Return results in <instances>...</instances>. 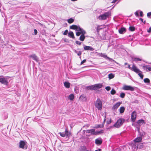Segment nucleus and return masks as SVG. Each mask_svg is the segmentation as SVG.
Instances as JSON below:
<instances>
[{
  "instance_id": "c756f323",
  "label": "nucleus",
  "mask_w": 151,
  "mask_h": 151,
  "mask_svg": "<svg viewBox=\"0 0 151 151\" xmlns=\"http://www.w3.org/2000/svg\"><path fill=\"white\" fill-rule=\"evenodd\" d=\"M74 95L73 94H71L68 96V99L71 101H72L74 99Z\"/></svg>"
},
{
  "instance_id": "c85d7f7f",
  "label": "nucleus",
  "mask_w": 151,
  "mask_h": 151,
  "mask_svg": "<svg viewBox=\"0 0 151 151\" xmlns=\"http://www.w3.org/2000/svg\"><path fill=\"white\" fill-rule=\"evenodd\" d=\"M87 88L89 90H95V86L94 85H92L90 86H88Z\"/></svg>"
},
{
  "instance_id": "20e7f679",
  "label": "nucleus",
  "mask_w": 151,
  "mask_h": 151,
  "mask_svg": "<svg viewBox=\"0 0 151 151\" xmlns=\"http://www.w3.org/2000/svg\"><path fill=\"white\" fill-rule=\"evenodd\" d=\"M95 106L98 110H101L102 108V104L100 99H98L96 101L95 103Z\"/></svg>"
},
{
  "instance_id": "0eeeda50",
  "label": "nucleus",
  "mask_w": 151,
  "mask_h": 151,
  "mask_svg": "<svg viewBox=\"0 0 151 151\" xmlns=\"http://www.w3.org/2000/svg\"><path fill=\"white\" fill-rule=\"evenodd\" d=\"M19 147L21 148L26 149L27 146L26 145V142L24 141H20L19 142Z\"/></svg>"
},
{
  "instance_id": "f8f14e48",
  "label": "nucleus",
  "mask_w": 151,
  "mask_h": 151,
  "mask_svg": "<svg viewBox=\"0 0 151 151\" xmlns=\"http://www.w3.org/2000/svg\"><path fill=\"white\" fill-rule=\"evenodd\" d=\"M84 49L85 50L93 51L94 49L91 46H85L84 47Z\"/></svg>"
},
{
  "instance_id": "aec40b11",
  "label": "nucleus",
  "mask_w": 151,
  "mask_h": 151,
  "mask_svg": "<svg viewBox=\"0 0 151 151\" xmlns=\"http://www.w3.org/2000/svg\"><path fill=\"white\" fill-rule=\"evenodd\" d=\"M142 138L141 137L138 136L134 140V141L135 143L139 142L142 141Z\"/></svg>"
},
{
  "instance_id": "052dcab7",
  "label": "nucleus",
  "mask_w": 151,
  "mask_h": 151,
  "mask_svg": "<svg viewBox=\"0 0 151 151\" xmlns=\"http://www.w3.org/2000/svg\"><path fill=\"white\" fill-rule=\"evenodd\" d=\"M95 151H98L97 150H96Z\"/></svg>"
},
{
  "instance_id": "e433bc0d",
  "label": "nucleus",
  "mask_w": 151,
  "mask_h": 151,
  "mask_svg": "<svg viewBox=\"0 0 151 151\" xmlns=\"http://www.w3.org/2000/svg\"><path fill=\"white\" fill-rule=\"evenodd\" d=\"M116 93V91L114 88H112L111 91V93L112 95Z\"/></svg>"
},
{
  "instance_id": "6ab92c4d",
  "label": "nucleus",
  "mask_w": 151,
  "mask_h": 151,
  "mask_svg": "<svg viewBox=\"0 0 151 151\" xmlns=\"http://www.w3.org/2000/svg\"><path fill=\"white\" fill-rule=\"evenodd\" d=\"M95 90L97 89L100 88H101L102 86V84L101 83L96 84L94 85Z\"/></svg>"
},
{
  "instance_id": "a19ab883",
  "label": "nucleus",
  "mask_w": 151,
  "mask_h": 151,
  "mask_svg": "<svg viewBox=\"0 0 151 151\" xmlns=\"http://www.w3.org/2000/svg\"><path fill=\"white\" fill-rule=\"evenodd\" d=\"M147 16L148 18H151V12L148 13L147 14Z\"/></svg>"
},
{
  "instance_id": "5701e85b",
  "label": "nucleus",
  "mask_w": 151,
  "mask_h": 151,
  "mask_svg": "<svg viewBox=\"0 0 151 151\" xmlns=\"http://www.w3.org/2000/svg\"><path fill=\"white\" fill-rule=\"evenodd\" d=\"M137 123L139 125L143 124L145 123L144 120L143 119H140L138 121Z\"/></svg>"
},
{
  "instance_id": "f03ea898",
  "label": "nucleus",
  "mask_w": 151,
  "mask_h": 151,
  "mask_svg": "<svg viewBox=\"0 0 151 151\" xmlns=\"http://www.w3.org/2000/svg\"><path fill=\"white\" fill-rule=\"evenodd\" d=\"M125 121V120L124 118H120L117 121L113 126L116 128H119L123 125Z\"/></svg>"
},
{
  "instance_id": "473e14b6",
  "label": "nucleus",
  "mask_w": 151,
  "mask_h": 151,
  "mask_svg": "<svg viewBox=\"0 0 151 151\" xmlns=\"http://www.w3.org/2000/svg\"><path fill=\"white\" fill-rule=\"evenodd\" d=\"M144 81L145 83H150V80L148 78H145L144 79Z\"/></svg>"
},
{
  "instance_id": "864d4df0",
  "label": "nucleus",
  "mask_w": 151,
  "mask_h": 151,
  "mask_svg": "<svg viewBox=\"0 0 151 151\" xmlns=\"http://www.w3.org/2000/svg\"><path fill=\"white\" fill-rule=\"evenodd\" d=\"M148 32H150L151 31V28L150 27L149 29L148 30Z\"/></svg>"
},
{
  "instance_id": "f704fd0d",
  "label": "nucleus",
  "mask_w": 151,
  "mask_h": 151,
  "mask_svg": "<svg viewBox=\"0 0 151 151\" xmlns=\"http://www.w3.org/2000/svg\"><path fill=\"white\" fill-rule=\"evenodd\" d=\"M96 135H97L98 134H101L103 133L104 132V130L102 129H101L100 131H96Z\"/></svg>"
},
{
  "instance_id": "7ed1b4c3",
  "label": "nucleus",
  "mask_w": 151,
  "mask_h": 151,
  "mask_svg": "<svg viewBox=\"0 0 151 151\" xmlns=\"http://www.w3.org/2000/svg\"><path fill=\"white\" fill-rule=\"evenodd\" d=\"M111 13L110 12H106L104 14H101L99 16L98 18L101 20L106 19L109 17L111 16Z\"/></svg>"
},
{
  "instance_id": "cd10ccee",
  "label": "nucleus",
  "mask_w": 151,
  "mask_h": 151,
  "mask_svg": "<svg viewBox=\"0 0 151 151\" xmlns=\"http://www.w3.org/2000/svg\"><path fill=\"white\" fill-rule=\"evenodd\" d=\"M104 126L103 124H97L95 125V128H103Z\"/></svg>"
},
{
  "instance_id": "c03bdc74",
  "label": "nucleus",
  "mask_w": 151,
  "mask_h": 151,
  "mask_svg": "<svg viewBox=\"0 0 151 151\" xmlns=\"http://www.w3.org/2000/svg\"><path fill=\"white\" fill-rule=\"evenodd\" d=\"M68 33V30H66L64 32L63 34L64 35H66Z\"/></svg>"
},
{
  "instance_id": "2f4dec72",
  "label": "nucleus",
  "mask_w": 151,
  "mask_h": 151,
  "mask_svg": "<svg viewBox=\"0 0 151 151\" xmlns=\"http://www.w3.org/2000/svg\"><path fill=\"white\" fill-rule=\"evenodd\" d=\"M108 76V78L109 79L113 78L114 77V75L112 73L109 74Z\"/></svg>"
},
{
  "instance_id": "9b49d317",
  "label": "nucleus",
  "mask_w": 151,
  "mask_h": 151,
  "mask_svg": "<svg viewBox=\"0 0 151 151\" xmlns=\"http://www.w3.org/2000/svg\"><path fill=\"white\" fill-rule=\"evenodd\" d=\"M121 103L120 102H118L116 104L112 107V109L113 110H116L118 107L120 106Z\"/></svg>"
},
{
  "instance_id": "f3484780",
  "label": "nucleus",
  "mask_w": 151,
  "mask_h": 151,
  "mask_svg": "<svg viewBox=\"0 0 151 151\" xmlns=\"http://www.w3.org/2000/svg\"><path fill=\"white\" fill-rule=\"evenodd\" d=\"M30 57L33 59L38 62L39 61L38 58L37 56L35 54H32L30 55Z\"/></svg>"
},
{
  "instance_id": "dca6fc26",
  "label": "nucleus",
  "mask_w": 151,
  "mask_h": 151,
  "mask_svg": "<svg viewBox=\"0 0 151 151\" xmlns=\"http://www.w3.org/2000/svg\"><path fill=\"white\" fill-rule=\"evenodd\" d=\"M101 56L105 58H107L110 61L112 62L114 61V60H113L111 58H110L108 57L105 54L101 53Z\"/></svg>"
},
{
  "instance_id": "79ce46f5",
  "label": "nucleus",
  "mask_w": 151,
  "mask_h": 151,
  "mask_svg": "<svg viewBox=\"0 0 151 151\" xmlns=\"http://www.w3.org/2000/svg\"><path fill=\"white\" fill-rule=\"evenodd\" d=\"M139 11H137L134 14L136 15V16L137 17L139 16Z\"/></svg>"
},
{
  "instance_id": "4d7b16f0",
  "label": "nucleus",
  "mask_w": 151,
  "mask_h": 151,
  "mask_svg": "<svg viewBox=\"0 0 151 151\" xmlns=\"http://www.w3.org/2000/svg\"><path fill=\"white\" fill-rule=\"evenodd\" d=\"M128 64L127 63H124V65H128Z\"/></svg>"
},
{
  "instance_id": "58836bf2",
  "label": "nucleus",
  "mask_w": 151,
  "mask_h": 151,
  "mask_svg": "<svg viewBox=\"0 0 151 151\" xmlns=\"http://www.w3.org/2000/svg\"><path fill=\"white\" fill-rule=\"evenodd\" d=\"M148 65H144L142 67V68L144 70L146 71H148Z\"/></svg>"
},
{
  "instance_id": "de8ad7c7",
  "label": "nucleus",
  "mask_w": 151,
  "mask_h": 151,
  "mask_svg": "<svg viewBox=\"0 0 151 151\" xmlns=\"http://www.w3.org/2000/svg\"><path fill=\"white\" fill-rule=\"evenodd\" d=\"M86 61V59H84L82 61L81 63V65H82L85 63Z\"/></svg>"
},
{
  "instance_id": "b1692460",
  "label": "nucleus",
  "mask_w": 151,
  "mask_h": 151,
  "mask_svg": "<svg viewBox=\"0 0 151 151\" xmlns=\"http://www.w3.org/2000/svg\"><path fill=\"white\" fill-rule=\"evenodd\" d=\"M68 36L69 37L72 38H74L75 37L73 32L71 31H70L68 32Z\"/></svg>"
},
{
  "instance_id": "09e8293b",
  "label": "nucleus",
  "mask_w": 151,
  "mask_h": 151,
  "mask_svg": "<svg viewBox=\"0 0 151 151\" xmlns=\"http://www.w3.org/2000/svg\"><path fill=\"white\" fill-rule=\"evenodd\" d=\"M83 151H91L90 150H87L85 147H83Z\"/></svg>"
},
{
  "instance_id": "bf43d9fd",
  "label": "nucleus",
  "mask_w": 151,
  "mask_h": 151,
  "mask_svg": "<svg viewBox=\"0 0 151 151\" xmlns=\"http://www.w3.org/2000/svg\"><path fill=\"white\" fill-rule=\"evenodd\" d=\"M143 23H144L145 24V23H146V21H145L143 22Z\"/></svg>"
},
{
  "instance_id": "72a5a7b5",
  "label": "nucleus",
  "mask_w": 151,
  "mask_h": 151,
  "mask_svg": "<svg viewBox=\"0 0 151 151\" xmlns=\"http://www.w3.org/2000/svg\"><path fill=\"white\" fill-rule=\"evenodd\" d=\"M74 19L72 18H70L68 20V22L69 23H72L74 22Z\"/></svg>"
},
{
  "instance_id": "3c124183",
  "label": "nucleus",
  "mask_w": 151,
  "mask_h": 151,
  "mask_svg": "<svg viewBox=\"0 0 151 151\" xmlns=\"http://www.w3.org/2000/svg\"><path fill=\"white\" fill-rule=\"evenodd\" d=\"M148 71H151V67L148 65Z\"/></svg>"
},
{
  "instance_id": "9d476101",
  "label": "nucleus",
  "mask_w": 151,
  "mask_h": 151,
  "mask_svg": "<svg viewBox=\"0 0 151 151\" xmlns=\"http://www.w3.org/2000/svg\"><path fill=\"white\" fill-rule=\"evenodd\" d=\"M137 117L136 112L135 111H133L131 114V119L133 122H134Z\"/></svg>"
},
{
  "instance_id": "39448f33",
  "label": "nucleus",
  "mask_w": 151,
  "mask_h": 151,
  "mask_svg": "<svg viewBox=\"0 0 151 151\" xmlns=\"http://www.w3.org/2000/svg\"><path fill=\"white\" fill-rule=\"evenodd\" d=\"M95 130L94 129L86 130V134L87 136H90L91 134L96 135Z\"/></svg>"
},
{
  "instance_id": "a211bd4d",
  "label": "nucleus",
  "mask_w": 151,
  "mask_h": 151,
  "mask_svg": "<svg viewBox=\"0 0 151 151\" xmlns=\"http://www.w3.org/2000/svg\"><path fill=\"white\" fill-rule=\"evenodd\" d=\"M132 60V61L135 62H137L139 61H140L141 60V59L137 58H136L134 57H131Z\"/></svg>"
},
{
  "instance_id": "4be33fe9",
  "label": "nucleus",
  "mask_w": 151,
  "mask_h": 151,
  "mask_svg": "<svg viewBox=\"0 0 151 151\" xmlns=\"http://www.w3.org/2000/svg\"><path fill=\"white\" fill-rule=\"evenodd\" d=\"M85 34H83L81 35V36L79 38V40L82 41H83L84 40L85 38Z\"/></svg>"
},
{
  "instance_id": "ea45409f",
  "label": "nucleus",
  "mask_w": 151,
  "mask_h": 151,
  "mask_svg": "<svg viewBox=\"0 0 151 151\" xmlns=\"http://www.w3.org/2000/svg\"><path fill=\"white\" fill-rule=\"evenodd\" d=\"M59 134H60V136H61L62 137H65V135L64 132H60L59 133Z\"/></svg>"
},
{
  "instance_id": "5fc2aeb1",
  "label": "nucleus",
  "mask_w": 151,
  "mask_h": 151,
  "mask_svg": "<svg viewBox=\"0 0 151 151\" xmlns=\"http://www.w3.org/2000/svg\"><path fill=\"white\" fill-rule=\"evenodd\" d=\"M139 20H140L142 22H143V19L142 18H140L139 19Z\"/></svg>"
},
{
  "instance_id": "c9c22d12",
  "label": "nucleus",
  "mask_w": 151,
  "mask_h": 151,
  "mask_svg": "<svg viewBox=\"0 0 151 151\" xmlns=\"http://www.w3.org/2000/svg\"><path fill=\"white\" fill-rule=\"evenodd\" d=\"M129 29L131 31H133L135 29V28L134 27L130 26L129 28Z\"/></svg>"
},
{
  "instance_id": "bb28decb",
  "label": "nucleus",
  "mask_w": 151,
  "mask_h": 151,
  "mask_svg": "<svg viewBox=\"0 0 151 151\" xmlns=\"http://www.w3.org/2000/svg\"><path fill=\"white\" fill-rule=\"evenodd\" d=\"M74 51L75 53L77 54L78 55L80 56V58H81V56L82 54V52L81 51L78 52L76 50H74Z\"/></svg>"
},
{
  "instance_id": "a878e982",
  "label": "nucleus",
  "mask_w": 151,
  "mask_h": 151,
  "mask_svg": "<svg viewBox=\"0 0 151 151\" xmlns=\"http://www.w3.org/2000/svg\"><path fill=\"white\" fill-rule=\"evenodd\" d=\"M64 86L67 88H68L70 87V83L68 82H65L64 83Z\"/></svg>"
},
{
  "instance_id": "a18cd8bd",
  "label": "nucleus",
  "mask_w": 151,
  "mask_h": 151,
  "mask_svg": "<svg viewBox=\"0 0 151 151\" xmlns=\"http://www.w3.org/2000/svg\"><path fill=\"white\" fill-rule=\"evenodd\" d=\"M76 44L78 45H81V42L78 41H76Z\"/></svg>"
},
{
  "instance_id": "37998d69",
  "label": "nucleus",
  "mask_w": 151,
  "mask_h": 151,
  "mask_svg": "<svg viewBox=\"0 0 151 151\" xmlns=\"http://www.w3.org/2000/svg\"><path fill=\"white\" fill-rule=\"evenodd\" d=\"M111 88L110 86H107L105 88V89L108 91H109Z\"/></svg>"
},
{
  "instance_id": "393cba45",
  "label": "nucleus",
  "mask_w": 151,
  "mask_h": 151,
  "mask_svg": "<svg viewBox=\"0 0 151 151\" xmlns=\"http://www.w3.org/2000/svg\"><path fill=\"white\" fill-rule=\"evenodd\" d=\"M65 136H66L67 137H69L71 134V133L69 132L68 130L66 129H65Z\"/></svg>"
},
{
  "instance_id": "6e6552de",
  "label": "nucleus",
  "mask_w": 151,
  "mask_h": 151,
  "mask_svg": "<svg viewBox=\"0 0 151 151\" xmlns=\"http://www.w3.org/2000/svg\"><path fill=\"white\" fill-rule=\"evenodd\" d=\"M122 89L125 90H129L132 91H134V87L126 85L123 86Z\"/></svg>"
},
{
  "instance_id": "49530a36",
  "label": "nucleus",
  "mask_w": 151,
  "mask_h": 151,
  "mask_svg": "<svg viewBox=\"0 0 151 151\" xmlns=\"http://www.w3.org/2000/svg\"><path fill=\"white\" fill-rule=\"evenodd\" d=\"M139 14L140 16L141 17H142L143 16V12L142 11H140L139 12Z\"/></svg>"
},
{
  "instance_id": "f257e3e1",
  "label": "nucleus",
  "mask_w": 151,
  "mask_h": 151,
  "mask_svg": "<svg viewBox=\"0 0 151 151\" xmlns=\"http://www.w3.org/2000/svg\"><path fill=\"white\" fill-rule=\"evenodd\" d=\"M70 29H75L76 31V35L77 36H80L81 34H86V32L83 29L81 28L79 25H73L70 26Z\"/></svg>"
},
{
  "instance_id": "6e6d98bb",
  "label": "nucleus",
  "mask_w": 151,
  "mask_h": 151,
  "mask_svg": "<svg viewBox=\"0 0 151 151\" xmlns=\"http://www.w3.org/2000/svg\"><path fill=\"white\" fill-rule=\"evenodd\" d=\"M83 95H81V96H80V99H81V98H82V97H83Z\"/></svg>"
},
{
  "instance_id": "2eb2a0df",
  "label": "nucleus",
  "mask_w": 151,
  "mask_h": 151,
  "mask_svg": "<svg viewBox=\"0 0 151 151\" xmlns=\"http://www.w3.org/2000/svg\"><path fill=\"white\" fill-rule=\"evenodd\" d=\"M137 69L138 70V71H137V72H135L138 74V75L142 79L143 78L144 76L142 74V72L140 71V70L137 68Z\"/></svg>"
},
{
  "instance_id": "4468645a",
  "label": "nucleus",
  "mask_w": 151,
  "mask_h": 151,
  "mask_svg": "<svg viewBox=\"0 0 151 151\" xmlns=\"http://www.w3.org/2000/svg\"><path fill=\"white\" fill-rule=\"evenodd\" d=\"M126 31L125 28L124 27H121L119 29V32L120 34H123L125 33Z\"/></svg>"
},
{
  "instance_id": "ddd939ff",
  "label": "nucleus",
  "mask_w": 151,
  "mask_h": 151,
  "mask_svg": "<svg viewBox=\"0 0 151 151\" xmlns=\"http://www.w3.org/2000/svg\"><path fill=\"white\" fill-rule=\"evenodd\" d=\"M102 142V139L100 138L96 139L95 140V143L97 145H100L101 144Z\"/></svg>"
},
{
  "instance_id": "1a4fd4ad",
  "label": "nucleus",
  "mask_w": 151,
  "mask_h": 151,
  "mask_svg": "<svg viewBox=\"0 0 151 151\" xmlns=\"http://www.w3.org/2000/svg\"><path fill=\"white\" fill-rule=\"evenodd\" d=\"M126 68H129L131 70L135 72H137V71H138V70L137 69V67L134 64L132 65V68L130 67V65L129 64L128 65V67H126Z\"/></svg>"
},
{
  "instance_id": "13d9d810",
  "label": "nucleus",
  "mask_w": 151,
  "mask_h": 151,
  "mask_svg": "<svg viewBox=\"0 0 151 151\" xmlns=\"http://www.w3.org/2000/svg\"><path fill=\"white\" fill-rule=\"evenodd\" d=\"M101 149H99L98 150V151H101Z\"/></svg>"
},
{
  "instance_id": "7c9ffc66",
  "label": "nucleus",
  "mask_w": 151,
  "mask_h": 151,
  "mask_svg": "<svg viewBox=\"0 0 151 151\" xmlns=\"http://www.w3.org/2000/svg\"><path fill=\"white\" fill-rule=\"evenodd\" d=\"M119 110L120 113H123L124 111L125 108L123 106L121 107H120Z\"/></svg>"
},
{
  "instance_id": "412c9836",
  "label": "nucleus",
  "mask_w": 151,
  "mask_h": 151,
  "mask_svg": "<svg viewBox=\"0 0 151 151\" xmlns=\"http://www.w3.org/2000/svg\"><path fill=\"white\" fill-rule=\"evenodd\" d=\"M139 134L138 136L140 137H141L142 138L144 135H145V133L143 131L141 130L138 132Z\"/></svg>"
},
{
  "instance_id": "8fccbe9b",
  "label": "nucleus",
  "mask_w": 151,
  "mask_h": 151,
  "mask_svg": "<svg viewBox=\"0 0 151 151\" xmlns=\"http://www.w3.org/2000/svg\"><path fill=\"white\" fill-rule=\"evenodd\" d=\"M34 33H35V35H36L37 34V31L36 29H35L34 30Z\"/></svg>"
},
{
  "instance_id": "680f3d73",
  "label": "nucleus",
  "mask_w": 151,
  "mask_h": 151,
  "mask_svg": "<svg viewBox=\"0 0 151 151\" xmlns=\"http://www.w3.org/2000/svg\"><path fill=\"white\" fill-rule=\"evenodd\" d=\"M0 77H1V76H0Z\"/></svg>"
},
{
  "instance_id": "423d86ee",
  "label": "nucleus",
  "mask_w": 151,
  "mask_h": 151,
  "mask_svg": "<svg viewBox=\"0 0 151 151\" xmlns=\"http://www.w3.org/2000/svg\"><path fill=\"white\" fill-rule=\"evenodd\" d=\"M0 82L5 85L8 84V78L7 77H4L0 78Z\"/></svg>"
},
{
  "instance_id": "4c0bfd02",
  "label": "nucleus",
  "mask_w": 151,
  "mask_h": 151,
  "mask_svg": "<svg viewBox=\"0 0 151 151\" xmlns=\"http://www.w3.org/2000/svg\"><path fill=\"white\" fill-rule=\"evenodd\" d=\"M125 96V94L124 93H120V96L122 98H124Z\"/></svg>"
},
{
  "instance_id": "603ef678",
  "label": "nucleus",
  "mask_w": 151,
  "mask_h": 151,
  "mask_svg": "<svg viewBox=\"0 0 151 151\" xmlns=\"http://www.w3.org/2000/svg\"><path fill=\"white\" fill-rule=\"evenodd\" d=\"M140 127H137V131L138 132L140 131Z\"/></svg>"
}]
</instances>
